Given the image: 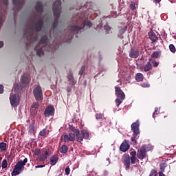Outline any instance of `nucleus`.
Listing matches in <instances>:
<instances>
[{"label": "nucleus", "mask_w": 176, "mask_h": 176, "mask_svg": "<svg viewBox=\"0 0 176 176\" xmlns=\"http://www.w3.org/2000/svg\"><path fill=\"white\" fill-rule=\"evenodd\" d=\"M35 9L37 14L34 15L32 20L33 23L25 32L26 41H29L30 43H32V42H35L36 41V36H34V31L40 32L43 27V18H42L41 14L43 12V5H42V2L37 1Z\"/></svg>", "instance_id": "obj_1"}, {"label": "nucleus", "mask_w": 176, "mask_h": 176, "mask_svg": "<svg viewBox=\"0 0 176 176\" xmlns=\"http://www.w3.org/2000/svg\"><path fill=\"white\" fill-rule=\"evenodd\" d=\"M73 22H74V24L76 25L69 27L65 36V38H67L65 42H67L68 43L71 42V39H72V36H74V34H75V32L80 31V30L84 28L85 25L89 28L93 25L90 21H85L83 16H80L79 14L73 18Z\"/></svg>", "instance_id": "obj_2"}, {"label": "nucleus", "mask_w": 176, "mask_h": 176, "mask_svg": "<svg viewBox=\"0 0 176 176\" xmlns=\"http://www.w3.org/2000/svg\"><path fill=\"white\" fill-rule=\"evenodd\" d=\"M53 12L55 21L52 25V28L54 30L58 25V19L60 18V13H61V0L54 1L53 4Z\"/></svg>", "instance_id": "obj_3"}, {"label": "nucleus", "mask_w": 176, "mask_h": 176, "mask_svg": "<svg viewBox=\"0 0 176 176\" xmlns=\"http://www.w3.org/2000/svg\"><path fill=\"white\" fill-rule=\"evenodd\" d=\"M28 162V159L25 158L23 161L21 160L19 161L14 166V168L12 172V176L19 175V174L21 173V171L24 170V166Z\"/></svg>", "instance_id": "obj_4"}, {"label": "nucleus", "mask_w": 176, "mask_h": 176, "mask_svg": "<svg viewBox=\"0 0 176 176\" xmlns=\"http://www.w3.org/2000/svg\"><path fill=\"white\" fill-rule=\"evenodd\" d=\"M8 4L9 0H3L2 3H0V30L5 21V14H6Z\"/></svg>", "instance_id": "obj_5"}, {"label": "nucleus", "mask_w": 176, "mask_h": 176, "mask_svg": "<svg viewBox=\"0 0 176 176\" xmlns=\"http://www.w3.org/2000/svg\"><path fill=\"white\" fill-rule=\"evenodd\" d=\"M40 45H41V48L38 49L36 52V55L41 57V56H43L45 54V52H43V50L45 49H50V46L47 45V36H42L40 40Z\"/></svg>", "instance_id": "obj_6"}, {"label": "nucleus", "mask_w": 176, "mask_h": 176, "mask_svg": "<svg viewBox=\"0 0 176 176\" xmlns=\"http://www.w3.org/2000/svg\"><path fill=\"white\" fill-rule=\"evenodd\" d=\"M115 90L117 96V98L116 99V107H119L120 104L123 102L124 98H126V95L119 87H115Z\"/></svg>", "instance_id": "obj_7"}, {"label": "nucleus", "mask_w": 176, "mask_h": 176, "mask_svg": "<svg viewBox=\"0 0 176 176\" xmlns=\"http://www.w3.org/2000/svg\"><path fill=\"white\" fill-rule=\"evenodd\" d=\"M89 131L87 130H82L81 132L79 131L76 134V141L81 143L83 140H89Z\"/></svg>", "instance_id": "obj_8"}, {"label": "nucleus", "mask_w": 176, "mask_h": 176, "mask_svg": "<svg viewBox=\"0 0 176 176\" xmlns=\"http://www.w3.org/2000/svg\"><path fill=\"white\" fill-rule=\"evenodd\" d=\"M33 93L36 101H42L43 100V93L42 92V87L41 86H37L33 90Z\"/></svg>", "instance_id": "obj_9"}, {"label": "nucleus", "mask_w": 176, "mask_h": 176, "mask_svg": "<svg viewBox=\"0 0 176 176\" xmlns=\"http://www.w3.org/2000/svg\"><path fill=\"white\" fill-rule=\"evenodd\" d=\"M137 157L140 160H144L146 157H148V154L146 153V148L145 146H142L137 152Z\"/></svg>", "instance_id": "obj_10"}, {"label": "nucleus", "mask_w": 176, "mask_h": 176, "mask_svg": "<svg viewBox=\"0 0 176 176\" xmlns=\"http://www.w3.org/2000/svg\"><path fill=\"white\" fill-rule=\"evenodd\" d=\"M54 107L53 105H49L44 111V116L45 118H50V116H54Z\"/></svg>", "instance_id": "obj_11"}, {"label": "nucleus", "mask_w": 176, "mask_h": 176, "mask_svg": "<svg viewBox=\"0 0 176 176\" xmlns=\"http://www.w3.org/2000/svg\"><path fill=\"white\" fill-rule=\"evenodd\" d=\"M10 102L12 107H17L20 104V100L19 99V96L17 94H12L10 97Z\"/></svg>", "instance_id": "obj_12"}, {"label": "nucleus", "mask_w": 176, "mask_h": 176, "mask_svg": "<svg viewBox=\"0 0 176 176\" xmlns=\"http://www.w3.org/2000/svg\"><path fill=\"white\" fill-rule=\"evenodd\" d=\"M131 130L133 131V135L137 137L140 134V121L138 120L135 122H133L131 125Z\"/></svg>", "instance_id": "obj_13"}, {"label": "nucleus", "mask_w": 176, "mask_h": 176, "mask_svg": "<svg viewBox=\"0 0 176 176\" xmlns=\"http://www.w3.org/2000/svg\"><path fill=\"white\" fill-rule=\"evenodd\" d=\"M13 5L14 6V10L19 12L23 8L25 3V0H12Z\"/></svg>", "instance_id": "obj_14"}, {"label": "nucleus", "mask_w": 176, "mask_h": 176, "mask_svg": "<svg viewBox=\"0 0 176 176\" xmlns=\"http://www.w3.org/2000/svg\"><path fill=\"white\" fill-rule=\"evenodd\" d=\"M52 155V152L49 151H43L38 157V160L40 162H45V160H47V157Z\"/></svg>", "instance_id": "obj_15"}, {"label": "nucleus", "mask_w": 176, "mask_h": 176, "mask_svg": "<svg viewBox=\"0 0 176 176\" xmlns=\"http://www.w3.org/2000/svg\"><path fill=\"white\" fill-rule=\"evenodd\" d=\"M75 137H76V134L74 133H69V135L65 134L63 136L65 142H74L75 141Z\"/></svg>", "instance_id": "obj_16"}, {"label": "nucleus", "mask_w": 176, "mask_h": 176, "mask_svg": "<svg viewBox=\"0 0 176 176\" xmlns=\"http://www.w3.org/2000/svg\"><path fill=\"white\" fill-rule=\"evenodd\" d=\"M130 149V144H129V140H125L120 146V151L121 152H127Z\"/></svg>", "instance_id": "obj_17"}, {"label": "nucleus", "mask_w": 176, "mask_h": 176, "mask_svg": "<svg viewBox=\"0 0 176 176\" xmlns=\"http://www.w3.org/2000/svg\"><path fill=\"white\" fill-rule=\"evenodd\" d=\"M138 56H140V51L135 48H131L129 52V57L131 58H138Z\"/></svg>", "instance_id": "obj_18"}, {"label": "nucleus", "mask_w": 176, "mask_h": 176, "mask_svg": "<svg viewBox=\"0 0 176 176\" xmlns=\"http://www.w3.org/2000/svg\"><path fill=\"white\" fill-rule=\"evenodd\" d=\"M39 108V103L34 102L32 103L31 108H30V112L33 115H36L38 113V109Z\"/></svg>", "instance_id": "obj_19"}, {"label": "nucleus", "mask_w": 176, "mask_h": 176, "mask_svg": "<svg viewBox=\"0 0 176 176\" xmlns=\"http://www.w3.org/2000/svg\"><path fill=\"white\" fill-rule=\"evenodd\" d=\"M148 38L152 42H157L158 38L156 36V34L153 31L148 32Z\"/></svg>", "instance_id": "obj_20"}, {"label": "nucleus", "mask_w": 176, "mask_h": 176, "mask_svg": "<svg viewBox=\"0 0 176 176\" xmlns=\"http://www.w3.org/2000/svg\"><path fill=\"white\" fill-rule=\"evenodd\" d=\"M51 166H56L58 162V155H54L50 160Z\"/></svg>", "instance_id": "obj_21"}, {"label": "nucleus", "mask_w": 176, "mask_h": 176, "mask_svg": "<svg viewBox=\"0 0 176 176\" xmlns=\"http://www.w3.org/2000/svg\"><path fill=\"white\" fill-rule=\"evenodd\" d=\"M36 133V128L35 127V125H34V124H30L29 125V133L31 135H35Z\"/></svg>", "instance_id": "obj_22"}, {"label": "nucleus", "mask_w": 176, "mask_h": 176, "mask_svg": "<svg viewBox=\"0 0 176 176\" xmlns=\"http://www.w3.org/2000/svg\"><path fill=\"white\" fill-rule=\"evenodd\" d=\"M152 68H153L152 63L150 60H148V62H147V63L144 67V72H148V71H151Z\"/></svg>", "instance_id": "obj_23"}, {"label": "nucleus", "mask_w": 176, "mask_h": 176, "mask_svg": "<svg viewBox=\"0 0 176 176\" xmlns=\"http://www.w3.org/2000/svg\"><path fill=\"white\" fill-rule=\"evenodd\" d=\"M67 79H68L69 82H72L73 85H76V80H75L74 79V74H72V72H69L67 74Z\"/></svg>", "instance_id": "obj_24"}, {"label": "nucleus", "mask_w": 176, "mask_h": 176, "mask_svg": "<svg viewBox=\"0 0 176 176\" xmlns=\"http://www.w3.org/2000/svg\"><path fill=\"white\" fill-rule=\"evenodd\" d=\"M144 74L142 73H138L135 74V79L136 82H142L144 80Z\"/></svg>", "instance_id": "obj_25"}, {"label": "nucleus", "mask_w": 176, "mask_h": 176, "mask_svg": "<svg viewBox=\"0 0 176 176\" xmlns=\"http://www.w3.org/2000/svg\"><path fill=\"white\" fill-rule=\"evenodd\" d=\"M124 164L126 168H130V156L127 155L124 158Z\"/></svg>", "instance_id": "obj_26"}, {"label": "nucleus", "mask_w": 176, "mask_h": 176, "mask_svg": "<svg viewBox=\"0 0 176 176\" xmlns=\"http://www.w3.org/2000/svg\"><path fill=\"white\" fill-rule=\"evenodd\" d=\"M47 134H49V131L46 129H43L39 132L38 135H40V137H46Z\"/></svg>", "instance_id": "obj_27"}, {"label": "nucleus", "mask_w": 176, "mask_h": 176, "mask_svg": "<svg viewBox=\"0 0 176 176\" xmlns=\"http://www.w3.org/2000/svg\"><path fill=\"white\" fill-rule=\"evenodd\" d=\"M60 153H67L68 152V146L67 145H63L60 148Z\"/></svg>", "instance_id": "obj_28"}, {"label": "nucleus", "mask_w": 176, "mask_h": 176, "mask_svg": "<svg viewBox=\"0 0 176 176\" xmlns=\"http://www.w3.org/2000/svg\"><path fill=\"white\" fill-rule=\"evenodd\" d=\"M160 54H161V52H160L155 51V52H153V54H151V57H152L153 58H159V57H160Z\"/></svg>", "instance_id": "obj_29"}, {"label": "nucleus", "mask_w": 176, "mask_h": 176, "mask_svg": "<svg viewBox=\"0 0 176 176\" xmlns=\"http://www.w3.org/2000/svg\"><path fill=\"white\" fill-rule=\"evenodd\" d=\"M21 82L23 85H25V83H28V82H30V79L28 78V76H23L21 78Z\"/></svg>", "instance_id": "obj_30"}, {"label": "nucleus", "mask_w": 176, "mask_h": 176, "mask_svg": "<svg viewBox=\"0 0 176 176\" xmlns=\"http://www.w3.org/2000/svg\"><path fill=\"white\" fill-rule=\"evenodd\" d=\"M6 146L7 144L5 142H1L0 143V150L3 152H5V151H6Z\"/></svg>", "instance_id": "obj_31"}, {"label": "nucleus", "mask_w": 176, "mask_h": 176, "mask_svg": "<svg viewBox=\"0 0 176 176\" xmlns=\"http://www.w3.org/2000/svg\"><path fill=\"white\" fill-rule=\"evenodd\" d=\"M69 130H71V131H72L74 134H76L79 131V129H75L72 125H69Z\"/></svg>", "instance_id": "obj_32"}, {"label": "nucleus", "mask_w": 176, "mask_h": 176, "mask_svg": "<svg viewBox=\"0 0 176 176\" xmlns=\"http://www.w3.org/2000/svg\"><path fill=\"white\" fill-rule=\"evenodd\" d=\"M160 167L161 170L160 173H164V170H166V168L167 167V164L166 163L160 164Z\"/></svg>", "instance_id": "obj_33"}, {"label": "nucleus", "mask_w": 176, "mask_h": 176, "mask_svg": "<svg viewBox=\"0 0 176 176\" xmlns=\"http://www.w3.org/2000/svg\"><path fill=\"white\" fill-rule=\"evenodd\" d=\"M169 50H170L172 53H175L176 52L175 46L173 44H170Z\"/></svg>", "instance_id": "obj_34"}, {"label": "nucleus", "mask_w": 176, "mask_h": 176, "mask_svg": "<svg viewBox=\"0 0 176 176\" xmlns=\"http://www.w3.org/2000/svg\"><path fill=\"white\" fill-rule=\"evenodd\" d=\"M2 168H6L8 167V160H3L1 164Z\"/></svg>", "instance_id": "obj_35"}, {"label": "nucleus", "mask_w": 176, "mask_h": 176, "mask_svg": "<svg viewBox=\"0 0 176 176\" xmlns=\"http://www.w3.org/2000/svg\"><path fill=\"white\" fill-rule=\"evenodd\" d=\"M149 61H151V65L153 64V67H159V63L156 62V60H153L152 59H149Z\"/></svg>", "instance_id": "obj_36"}, {"label": "nucleus", "mask_w": 176, "mask_h": 176, "mask_svg": "<svg viewBox=\"0 0 176 176\" xmlns=\"http://www.w3.org/2000/svg\"><path fill=\"white\" fill-rule=\"evenodd\" d=\"M140 86L142 87H151V85H149V82H142L140 84Z\"/></svg>", "instance_id": "obj_37"}, {"label": "nucleus", "mask_w": 176, "mask_h": 176, "mask_svg": "<svg viewBox=\"0 0 176 176\" xmlns=\"http://www.w3.org/2000/svg\"><path fill=\"white\" fill-rule=\"evenodd\" d=\"M103 117H104V114H102L101 113H97L96 115V119H97V120H98L100 119H102Z\"/></svg>", "instance_id": "obj_38"}, {"label": "nucleus", "mask_w": 176, "mask_h": 176, "mask_svg": "<svg viewBox=\"0 0 176 176\" xmlns=\"http://www.w3.org/2000/svg\"><path fill=\"white\" fill-rule=\"evenodd\" d=\"M85 69H86V67L85 65L82 66L79 71V75H83Z\"/></svg>", "instance_id": "obj_39"}, {"label": "nucleus", "mask_w": 176, "mask_h": 176, "mask_svg": "<svg viewBox=\"0 0 176 176\" xmlns=\"http://www.w3.org/2000/svg\"><path fill=\"white\" fill-rule=\"evenodd\" d=\"M157 171H156V170L153 169L151 173L149 176H157Z\"/></svg>", "instance_id": "obj_40"}, {"label": "nucleus", "mask_w": 176, "mask_h": 176, "mask_svg": "<svg viewBox=\"0 0 176 176\" xmlns=\"http://www.w3.org/2000/svg\"><path fill=\"white\" fill-rule=\"evenodd\" d=\"M130 9L131 10H135V3L131 1L130 4Z\"/></svg>", "instance_id": "obj_41"}, {"label": "nucleus", "mask_w": 176, "mask_h": 176, "mask_svg": "<svg viewBox=\"0 0 176 176\" xmlns=\"http://www.w3.org/2000/svg\"><path fill=\"white\" fill-rule=\"evenodd\" d=\"M159 113H160V112L159 111V108L155 107V111L153 114V118H155V115H159Z\"/></svg>", "instance_id": "obj_42"}, {"label": "nucleus", "mask_w": 176, "mask_h": 176, "mask_svg": "<svg viewBox=\"0 0 176 176\" xmlns=\"http://www.w3.org/2000/svg\"><path fill=\"white\" fill-rule=\"evenodd\" d=\"M65 173L66 175H69V173H71V169L69 168V166H67L65 169Z\"/></svg>", "instance_id": "obj_43"}, {"label": "nucleus", "mask_w": 176, "mask_h": 176, "mask_svg": "<svg viewBox=\"0 0 176 176\" xmlns=\"http://www.w3.org/2000/svg\"><path fill=\"white\" fill-rule=\"evenodd\" d=\"M34 155H36V156H39V155H41V149L36 148L34 151Z\"/></svg>", "instance_id": "obj_44"}, {"label": "nucleus", "mask_w": 176, "mask_h": 176, "mask_svg": "<svg viewBox=\"0 0 176 176\" xmlns=\"http://www.w3.org/2000/svg\"><path fill=\"white\" fill-rule=\"evenodd\" d=\"M131 160V164H135V161L137 160V159L135 158V157H131L130 158Z\"/></svg>", "instance_id": "obj_45"}, {"label": "nucleus", "mask_w": 176, "mask_h": 176, "mask_svg": "<svg viewBox=\"0 0 176 176\" xmlns=\"http://www.w3.org/2000/svg\"><path fill=\"white\" fill-rule=\"evenodd\" d=\"M130 155H131V157H135L137 156V152H135V151H131L130 153Z\"/></svg>", "instance_id": "obj_46"}, {"label": "nucleus", "mask_w": 176, "mask_h": 176, "mask_svg": "<svg viewBox=\"0 0 176 176\" xmlns=\"http://www.w3.org/2000/svg\"><path fill=\"white\" fill-rule=\"evenodd\" d=\"M104 29L106 31H110L111 28L109 27V25H106L104 26Z\"/></svg>", "instance_id": "obj_47"}, {"label": "nucleus", "mask_w": 176, "mask_h": 176, "mask_svg": "<svg viewBox=\"0 0 176 176\" xmlns=\"http://www.w3.org/2000/svg\"><path fill=\"white\" fill-rule=\"evenodd\" d=\"M124 32H126V28H121L120 30V34H124Z\"/></svg>", "instance_id": "obj_48"}, {"label": "nucleus", "mask_w": 176, "mask_h": 176, "mask_svg": "<svg viewBox=\"0 0 176 176\" xmlns=\"http://www.w3.org/2000/svg\"><path fill=\"white\" fill-rule=\"evenodd\" d=\"M3 85H0V94H3Z\"/></svg>", "instance_id": "obj_49"}, {"label": "nucleus", "mask_w": 176, "mask_h": 176, "mask_svg": "<svg viewBox=\"0 0 176 176\" xmlns=\"http://www.w3.org/2000/svg\"><path fill=\"white\" fill-rule=\"evenodd\" d=\"M131 142H133V144H137V140H135V138H131Z\"/></svg>", "instance_id": "obj_50"}, {"label": "nucleus", "mask_w": 176, "mask_h": 176, "mask_svg": "<svg viewBox=\"0 0 176 176\" xmlns=\"http://www.w3.org/2000/svg\"><path fill=\"white\" fill-rule=\"evenodd\" d=\"M45 166V165H38V166H36V168H42Z\"/></svg>", "instance_id": "obj_51"}, {"label": "nucleus", "mask_w": 176, "mask_h": 176, "mask_svg": "<svg viewBox=\"0 0 176 176\" xmlns=\"http://www.w3.org/2000/svg\"><path fill=\"white\" fill-rule=\"evenodd\" d=\"M72 90V89H71V87H68L67 88V93H70V91Z\"/></svg>", "instance_id": "obj_52"}, {"label": "nucleus", "mask_w": 176, "mask_h": 176, "mask_svg": "<svg viewBox=\"0 0 176 176\" xmlns=\"http://www.w3.org/2000/svg\"><path fill=\"white\" fill-rule=\"evenodd\" d=\"M155 3H160L162 2V0H154L153 1Z\"/></svg>", "instance_id": "obj_53"}, {"label": "nucleus", "mask_w": 176, "mask_h": 176, "mask_svg": "<svg viewBox=\"0 0 176 176\" xmlns=\"http://www.w3.org/2000/svg\"><path fill=\"white\" fill-rule=\"evenodd\" d=\"M3 47V42L0 41V48Z\"/></svg>", "instance_id": "obj_54"}, {"label": "nucleus", "mask_w": 176, "mask_h": 176, "mask_svg": "<svg viewBox=\"0 0 176 176\" xmlns=\"http://www.w3.org/2000/svg\"><path fill=\"white\" fill-rule=\"evenodd\" d=\"M101 126H102V124H101V122H100L98 125H97V127L100 128V127H101Z\"/></svg>", "instance_id": "obj_55"}, {"label": "nucleus", "mask_w": 176, "mask_h": 176, "mask_svg": "<svg viewBox=\"0 0 176 176\" xmlns=\"http://www.w3.org/2000/svg\"><path fill=\"white\" fill-rule=\"evenodd\" d=\"M69 151H70V152H71V151H72V152L74 151V148H69Z\"/></svg>", "instance_id": "obj_56"}, {"label": "nucleus", "mask_w": 176, "mask_h": 176, "mask_svg": "<svg viewBox=\"0 0 176 176\" xmlns=\"http://www.w3.org/2000/svg\"><path fill=\"white\" fill-rule=\"evenodd\" d=\"M18 86H19L18 85H14V89H17V87H18Z\"/></svg>", "instance_id": "obj_57"}, {"label": "nucleus", "mask_w": 176, "mask_h": 176, "mask_svg": "<svg viewBox=\"0 0 176 176\" xmlns=\"http://www.w3.org/2000/svg\"><path fill=\"white\" fill-rule=\"evenodd\" d=\"M2 160V157L0 158V168H1V162Z\"/></svg>", "instance_id": "obj_58"}, {"label": "nucleus", "mask_w": 176, "mask_h": 176, "mask_svg": "<svg viewBox=\"0 0 176 176\" xmlns=\"http://www.w3.org/2000/svg\"><path fill=\"white\" fill-rule=\"evenodd\" d=\"M137 162L139 163V162H140V160H137Z\"/></svg>", "instance_id": "obj_59"}, {"label": "nucleus", "mask_w": 176, "mask_h": 176, "mask_svg": "<svg viewBox=\"0 0 176 176\" xmlns=\"http://www.w3.org/2000/svg\"><path fill=\"white\" fill-rule=\"evenodd\" d=\"M26 46H28V44H26Z\"/></svg>", "instance_id": "obj_60"}]
</instances>
